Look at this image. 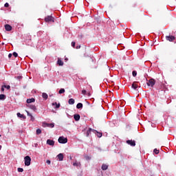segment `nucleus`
I'll use <instances>...</instances> for the list:
<instances>
[{
    "mask_svg": "<svg viewBox=\"0 0 176 176\" xmlns=\"http://www.w3.org/2000/svg\"><path fill=\"white\" fill-rule=\"evenodd\" d=\"M58 141L59 144H67V142H68V139H67V138H64V136H60Z\"/></svg>",
    "mask_w": 176,
    "mask_h": 176,
    "instance_id": "obj_1",
    "label": "nucleus"
},
{
    "mask_svg": "<svg viewBox=\"0 0 176 176\" xmlns=\"http://www.w3.org/2000/svg\"><path fill=\"white\" fill-rule=\"evenodd\" d=\"M24 160H25V166H30L31 164V157L27 155L24 157Z\"/></svg>",
    "mask_w": 176,
    "mask_h": 176,
    "instance_id": "obj_2",
    "label": "nucleus"
},
{
    "mask_svg": "<svg viewBox=\"0 0 176 176\" xmlns=\"http://www.w3.org/2000/svg\"><path fill=\"white\" fill-rule=\"evenodd\" d=\"M46 23H54V18L52 16H48L45 18Z\"/></svg>",
    "mask_w": 176,
    "mask_h": 176,
    "instance_id": "obj_3",
    "label": "nucleus"
},
{
    "mask_svg": "<svg viewBox=\"0 0 176 176\" xmlns=\"http://www.w3.org/2000/svg\"><path fill=\"white\" fill-rule=\"evenodd\" d=\"M155 83H156V81L153 78H151L147 82V86H151V87H153L155 86Z\"/></svg>",
    "mask_w": 176,
    "mask_h": 176,
    "instance_id": "obj_4",
    "label": "nucleus"
},
{
    "mask_svg": "<svg viewBox=\"0 0 176 176\" xmlns=\"http://www.w3.org/2000/svg\"><path fill=\"white\" fill-rule=\"evenodd\" d=\"M94 134H96L98 138H101L102 137V133L98 132L96 130H93Z\"/></svg>",
    "mask_w": 176,
    "mask_h": 176,
    "instance_id": "obj_5",
    "label": "nucleus"
},
{
    "mask_svg": "<svg viewBox=\"0 0 176 176\" xmlns=\"http://www.w3.org/2000/svg\"><path fill=\"white\" fill-rule=\"evenodd\" d=\"M126 144H128V145H130L131 146H135V140H126Z\"/></svg>",
    "mask_w": 176,
    "mask_h": 176,
    "instance_id": "obj_6",
    "label": "nucleus"
},
{
    "mask_svg": "<svg viewBox=\"0 0 176 176\" xmlns=\"http://www.w3.org/2000/svg\"><path fill=\"white\" fill-rule=\"evenodd\" d=\"M47 145H50V146H54V141L50 139H48L47 140Z\"/></svg>",
    "mask_w": 176,
    "mask_h": 176,
    "instance_id": "obj_7",
    "label": "nucleus"
},
{
    "mask_svg": "<svg viewBox=\"0 0 176 176\" xmlns=\"http://www.w3.org/2000/svg\"><path fill=\"white\" fill-rule=\"evenodd\" d=\"M166 38L167 41H169V42H173L175 39V37L174 36H166Z\"/></svg>",
    "mask_w": 176,
    "mask_h": 176,
    "instance_id": "obj_8",
    "label": "nucleus"
},
{
    "mask_svg": "<svg viewBox=\"0 0 176 176\" xmlns=\"http://www.w3.org/2000/svg\"><path fill=\"white\" fill-rule=\"evenodd\" d=\"M74 119L76 120V122H78V120H80V116L79 114H74Z\"/></svg>",
    "mask_w": 176,
    "mask_h": 176,
    "instance_id": "obj_9",
    "label": "nucleus"
},
{
    "mask_svg": "<svg viewBox=\"0 0 176 176\" xmlns=\"http://www.w3.org/2000/svg\"><path fill=\"white\" fill-rule=\"evenodd\" d=\"M43 124V126H46L47 127H51V129H53V127H54V123L47 124L44 122Z\"/></svg>",
    "mask_w": 176,
    "mask_h": 176,
    "instance_id": "obj_10",
    "label": "nucleus"
},
{
    "mask_svg": "<svg viewBox=\"0 0 176 176\" xmlns=\"http://www.w3.org/2000/svg\"><path fill=\"white\" fill-rule=\"evenodd\" d=\"M57 157L59 160V162H63V159H64V155H63V153H59L58 155H57Z\"/></svg>",
    "mask_w": 176,
    "mask_h": 176,
    "instance_id": "obj_11",
    "label": "nucleus"
},
{
    "mask_svg": "<svg viewBox=\"0 0 176 176\" xmlns=\"http://www.w3.org/2000/svg\"><path fill=\"white\" fill-rule=\"evenodd\" d=\"M6 31H12V26L9 24L5 25Z\"/></svg>",
    "mask_w": 176,
    "mask_h": 176,
    "instance_id": "obj_12",
    "label": "nucleus"
},
{
    "mask_svg": "<svg viewBox=\"0 0 176 176\" xmlns=\"http://www.w3.org/2000/svg\"><path fill=\"white\" fill-rule=\"evenodd\" d=\"M26 102L28 104H31L32 102H35V98H30V99H27Z\"/></svg>",
    "mask_w": 176,
    "mask_h": 176,
    "instance_id": "obj_13",
    "label": "nucleus"
},
{
    "mask_svg": "<svg viewBox=\"0 0 176 176\" xmlns=\"http://www.w3.org/2000/svg\"><path fill=\"white\" fill-rule=\"evenodd\" d=\"M132 89H133L134 90H137V89H138V85H137V82H134L132 84Z\"/></svg>",
    "mask_w": 176,
    "mask_h": 176,
    "instance_id": "obj_14",
    "label": "nucleus"
},
{
    "mask_svg": "<svg viewBox=\"0 0 176 176\" xmlns=\"http://www.w3.org/2000/svg\"><path fill=\"white\" fill-rule=\"evenodd\" d=\"M57 64H58V65H59L60 67H62V65H64V62H63V60H61V59L58 58Z\"/></svg>",
    "mask_w": 176,
    "mask_h": 176,
    "instance_id": "obj_15",
    "label": "nucleus"
},
{
    "mask_svg": "<svg viewBox=\"0 0 176 176\" xmlns=\"http://www.w3.org/2000/svg\"><path fill=\"white\" fill-rule=\"evenodd\" d=\"M68 103L69 105H74L75 104V100L74 98L69 99Z\"/></svg>",
    "mask_w": 176,
    "mask_h": 176,
    "instance_id": "obj_16",
    "label": "nucleus"
},
{
    "mask_svg": "<svg viewBox=\"0 0 176 176\" xmlns=\"http://www.w3.org/2000/svg\"><path fill=\"white\" fill-rule=\"evenodd\" d=\"M101 168H102V170H103V171H105V170H108V165L103 164L102 165Z\"/></svg>",
    "mask_w": 176,
    "mask_h": 176,
    "instance_id": "obj_17",
    "label": "nucleus"
},
{
    "mask_svg": "<svg viewBox=\"0 0 176 176\" xmlns=\"http://www.w3.org/2000/svg\"><path fill=\"white\" fill-rule=\"evenodd\" d=\"M93 130L91 128H89L87 131V137H89L90 135V134L91 133V131L93 133Z\"/></svg>",
    "mask_w": 176,
    "mask_h": 176,
    "instance_id": "obj_18",
    "label": "nucleus"
},
{
    "mask_svg": "<svg viewBox=\"0 0 176 176\" xmlns=\"http://www.w3.org/2000/svg\"><path fill=\"white\" fill-rule=\"evenodd\" d=\"M42 97L43 99L47 100V98H49V96L47 95V94L44 92L42 94Z\"/></svg>",
    "mask_w": 176,
    "mask_h": 176,
    "instance_id": "obj_19",
    "label": "nucleus"
},
{
    "mask_svg": "<svg viewBox=\"0 0 176 176\" xmlns=\"http://www.w3.org/2000/svg\"><path fill=\"white\" fill-rule=\"evenodd\" d=\"M76 108H77V109H80L83 108V104L78 103L76 105Z\"/></svg>",
    "mask_w": 176,
    "mask_h": 176,
    "instance_id": "obj_20",
    "label": "nucleus"
},
{
    "mask_svg": "<svg viewBox=\"0 0 176 176\" xmlns=\"http://www.w3.org/2000/svg\"><path fill=\"white\" fill-rule=\"evenodd\" d=\"M0 100L3 101V100H6V96L5 94H0Z\"/></svg>",
    "mask_w": 176,
    "mask_h": 176,
    "instance_id": "obj_21",
    "label": "nucleus"
},
{
    "mask_svg": "<svg viewBox=\"0 0 176 176\" xmlns=\"http://www.w3.org/2000/svg\"><path fill=\"white\" fill-rule=\"evenodd\" d=\"M16 115H17V117H18V118H22V119H25V116L23 115V114H21V113H17Z\"/></svg>",
    "mask_w": 176,
    "mask_h": 176,
    "instance_id": "obj_22",
    "label": "nucleus"
},
{
    "mask_svg": "<svg viewBox=\"0 0 176 176\" xmlns=\"http://www.w3.org/2000/svg\"><path fill=\"white\" fill-rule=\"evenodd\" d=\"M54 105L56 106V109L60 108V103L57 104V102H56L52 103V106L54 107Z\"/></svg>",
    "mask_w": 176,
    "mask_h": 176,
    "instance_id": "obj_23",
    "label": "nucleus"
},
{
    "mask_svg": "<svg viewBox=\"0 0 176 176\" xmlns=\"http://www.w3.org/2000/svg\"><path fill=\"white\" fill-rule=\"evenodd\" d=\"M59 94H63L64 93H65V89L64 88H61L59 91H58Z\"/></svg>",
    "mask_w": 176,
    "mask_h": 176,
    "instance_id": "obj_24",
    "label": "nucleus"
},
{
    "mask_svg": "<svg viewBox=\"0 0 176 176\" xmlns=\"http://www.w3.org/2000/svg\"><path fill=\"white\" fill-rule=\"evenodd\" d=\"M30 108L32 109V111H36V107H35V105H30Z\"/></svg>",
    "mask_w": 176,
    "mask_h": 176,
    "instance_id": "obj_25",
    "label": "nucleus"
},
{
    "mask_svg": "<svg viewBox=\"0 0 176 176\" xmlns=\"http://www.w3.org/2000/svg\"><path fill=\"white\" fill-rule=\"evenodd\" d=\"M36 133L37 135H39V134H41L42 130H41V129H36Z\"/></svg>",
    "mask_w": 176,
    "mask_h": 176,
    "instance_id": "obj_26",
    "label": "nucleus"
},
{
    "mask_svg": "<svg viewBox=\"0 0 176 176\" xmlns=\"http://www.w3.org/2000/svg\"><path fill=\"white\" fill-rule=\"evenodd\" d=\"M73 166L78 167V166H80V162H74Z\"/></svg>",
    "mask_w": 176,
    "mask_h": 176,
    "instance_id": "obj_27",
    "label": "nucleus"
},
{
    "mask_svg": "<svg viewBox=\"0 0 176 176\" xmlns=\"http://www.w3.org/2000/svg\"><path fill=\"white\" fill-rule=\"evenodd\" d=\"M132 75H133V78H135V76H137V71H135V70L133 71Z\"/></svg>",
    "mask_w": 176,
    "mask_h": 176,
    "instance_id": "obj_28",
    "label": "nucleus"
},
{
    "mask_svg": "<svg viewBox=\"0 0 176 176\" xmlns=\"http://www.w3.org/2000/svg\"><path fill=\"white\" fill-rule=\"evenodd\" d=\"M153 152L155 153V155H159V150H157V148H155Z\"/></svg>",
    "mask_w": 176,
    "mask_h": 176,
    "instance_id": "obj_29",
    "label": "nucleus"
},
{
    "mask_svg": "<svg viewBox=\"0 0 176 176\" xmlns=\"http://www.w3.org/2000/svg\"><path fill=\"white\" fill-rule=\"evenodd\" d=\"M17 170L18 173H23V171H24V169H23L22 168H18Z\"/></svg>",
    "mask_w": 176,
    "mask_h": 176,
    "instance_id": "obj_30",
    "label": "nucleus"
},
{
    "mask_svg": "<svg viewBox=\"0 0 176 176\" xmlns=\"http://www.w3.org/2000/svg\"><path fill=\"white\" fill-rule=\"evenodd\" d=\"M3 87H5V89H7V90H9L10 89V85H3Z\"/></svg>",
    "mask_w": 176,
    "mask_h": 176,
    "instance_id": "obj_31",
    "label": "nucleus"
},
{
    "mask_svg": "<svg viewBox=\"0 0 176 176\" xmlns=\"http://www.w3.org/2000/svg\"><path fill=\"white\" fill-rule=\"evenodd\" d=\"M12 56H14V57H17L19 54H17V52H13Z\"/></svg>",
    "mask_w": 176,
    "mask_h": 176,
    "instance_id": "obj_32",
    "label": "nucleus"
},
{
    "mask_svg": "<svg viewBox=\"0 0 176 176\" xmlns=\"http://www.w3.org/2000/svg\"><path fill=\"white\" fill-rule=\"evenodd\" d=\"M86 93H87V91H86L85 89H83V90L82 91V94H83L84 96H86Z\"/></svg>",
    "mask_w": 176,
    "mask_h": 176,
    "instance_id": "obj_33",
    "label": "nucleus"
},
{
    "mask_svg": "<svg viewBox=\"0 0 176 176\" xmlns=\"http://www.w3.org/2000/svg\"><path fill=\"white\" fill-rule=\"evenodd\" d=\"M30 120H32V122H34V120H35V118H34V116H30Z\"/></svg>",
    "mask_w": 176,
    "mask_h": 176,
    "instance_id": "obj_34",
    "label": "nucleus"
},
{
    "mask_svg": "<svg viewBox=\"0 0 176 176\" xmlns=\"http://www.w3.org/2000/svg\"><path fill=\"white\" fill-rule=\"evenodd\" d=\"M5 8H9V4L8 3H6L4 4Z\"/></svg>",
    "mask_w": 176,
    "mask_h": 176,
    "instance_id": "obj_35",
    "label": "nucleus"
},
{
    "mask_svg": "<svg viewBox=\"0 0 176 176\" xmlns=\"http://www.w3.org/2000/svg\"><path fill=\"white\" fill-rule=\"evenodd\" d=\"M75 45H76L75 42H72V47H75Z\"/></svg>",
    "mask_w": 176,
    "mask_h": 176,
    "instance_id": "obj_36",
    "label": "nucleus"
},
{
    "mask_svg": "<svg viewBox=\"0 0 176 176\" xmlns=\"http://www.w3.org/2000/svg\"><path fill=\"white\" fill-rule=\"evenodd\" d=\"M46 163H47V164H50L52 163V162L48 160L46 161Z\"/></svg>",
    "mask_w": 176,
    "mask_h": 176,
    "instance_id": "obj_37",
    "label": "nucleus"
},
{
    "mask_svg": "<svg viewBox=\"0 0 176 176\" xmlns=\"http://www.w3.org/2000/svg\"><path fill=\"white\" fill-rule=\"evenodd\" d=\"M16 79L20 80V79H21V78H23V77H22L21 76H16Z\"/></svg>",
    "mask_w": 176,
    "mask_h": 176,
    "instance_id": "obj_38",
    "label": "nucleus"
},
{
    "mask_svg": "<svg viewBox=\"0 0 176 176\" xmlns=\"http://www.w3.org/2000/svg\"><path fill=\"white\" fill-rule=\"evenodd\" d=\"M27 113H28V116H32V114H31L30 112L27 111Z\"/></svg>",
    "mask_w": 176,
    "mask_h": 176,
    "instance_id": "obj_39",
    "label": "nucleus"
},
{
    "mask_svg": "<svg viewBox=\"0 0 176 176\" xmlns=\"http://www.w3.org/2000/svg\"><path fill=\"white\" fill-rule=\"evenodd\" d=\"M13 56V54H8V58H11V57Z\"/></svg>",
    "mask_w": 176,
    "mask_h": 176,
    "instance_id": "obj_40",
    "label": "nucleus"
},
{
    "mask_svg": "<svg viewBox=\"0 0 176 176\" xmlns=\"http://www.w3.org/2000/svg\"><path fill=\"white\" fill-rule=\"evenodd\" d=\"M85 159H86L87 160H89L90 157H89V156H86V157H85Z\"/></svg>",
    "mask_w": 176,
    "mask_h": 176,
    "instance_id": "obj_41",
    "label": "nucleus"
},
{
    "mask_svg": "<svg viewBox=\"0 0 176 176\" xmlns=\"http://www.w3.org/2000/svg\"><path fill=\"white\" fill-rule=\"evenodd\" d=\"M1 91H5V89L3 87L1 88Z\"/></svg>",
    "mask_w": 176,
    "mask_h": 176,
    "instance_id": "obj_42",
    "label": "nucleus"
},
{
    "mask_svg": "<svg viewBox=\"0 0 176 176\" xmlns=\"http://www.w3.org/2000/svg\"><path fill=\"white\" fill-rule=\"evenodd\" d=\"M76 49H80V45L77 46Z\"/></svg>",
    "mask_w": 176,
    "mask_h": 176,
    "instance_id": "obj_43",
    "label": "nucleus"
},
{
    "mask_svg": "<svg viewBox=\"0 0 176 176\" xmlns=\"http://www.w3.org/2000/svg\"><path fill=\"white\" fill-rule=\"evenodd\" d=\"M1 149H2V146L0 145V151H1Z\"/></svg>",
    "mask_w": 176,
    "mask_h": 176,
    "instance_id": "obj_44",
    "label": "nucleus"
},
{
    "mask_svg": "<svg viewBox=\"0 0 176 176\" xmlns=\"http://www.w3.org/2000/svg\"><path fill=\"white\" fill-rule=\"evenodd\" d=\"M88 96H91L90 92L88 93Z\"/></svg>",
    "mask_w": 176,
    "mask_h": 176,
    "instance_id": "obj_45",
    "label": "nucleus"
},
{
    "mask_svg": "<svg viewBox=\"0 0 176 176\" xmlns=\"http://www.w3.org/2000/svg\"><path fill=\"white\" fill-rule=\"evenodd\" d=\"M146 80H147L148 81V80L146 78Z\"/></svg>",
    "mask_w": 176,
    "mask_h": 176,
    "instance_id": "obj_46",
    "label": "nucleus"
}]
</instances>
